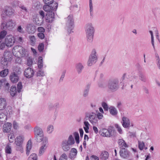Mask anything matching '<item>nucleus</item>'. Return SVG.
<instances>
[{
  "label": "nucleus",
  "instance_id": "obj_1",
  "mask_svg": "<svg viewBox=\"0 0 160 160\" xmlns=\"http://www.w3.org/2000/svg\"><path fill=\"white\" fill-rule=\"evenodd\" d=\"M85 29L87 41L88 42H91L93 40L95 32L94 27L92 23H89L86 24Z\"/></svg>",
  "mask_w": 160,
  "mask_h": 160
},
{
  "label": "nucleus",
  "instance_id": "obj_2",
  "mask_svg": "<svg viewBox=\"0 0 160 160\" xmlns=\"http://www.w3.org/2000/svg\"><path fill=\"white\" fill-rule=\"evenodd\" d=\"M99 133L102 136L109 137H114L116 134L114 128L112 126H109L108 129L102 128L100 129Z\"/></svg>",
  "mask_w": 160,
  "mask_h": 160
},
{
  "label": "nucleus",
  "instance_id": "obj_3",
  "mask_svg": "<svg viewBox=\"0 0 160 160\" xmlns=\"http://www.w3.org/2000/svg\"><path fill=\"white\" fill-rule=\"evenodd\" d=\"M119 82L117 78L110 79L108 81V88L112 92L116 91L119 88Z\"/></svg>",
  "mask_w": 160,
  "mask_h": 160
},
{
  "label": "nucleus",
  "instance_id": "obj_4",
  "mask_svg": "<svg viewBox=\"0 0 160 160\" xmlns=\"http://www.w3.org/2000/svg\"><path fill=\"white\" fill-rule=\"evenodd\" d=\"M66 29L69 34L71 32V31L74 28V20L72 15H69L66 18Z\"/></svg>",
  "mask_w": 160,
  "mask_h": 160
},
{
  "label": "nucleus",
  "instance_id": "obj_5",
  "mask_svg": "<svg viewBox=\"0 0 160 160\" xmlns=\"http://www.w3.org/2000/svg\"><path fill=\"white\" fill-rule=\"evenodd\" d=\"M15 24V22H13L12 19H10L6 23L2 22L1 25V28L2 29H7L10 30L14 28Z\"/></svg>",
  "mask_w": 160,
  "mask_h": 160
},
{
  "label": "nucleus",
  "instance_id": "obj_6",
  "mask_svg": "<svg viewBox=\"0 0 160 160\" xmlns=\"http://www.w3.org/2000/svg\"><path fill=\"white\" fill-rule=\"evenodd\" d=\"M4 12L2 14L1 17L2 19L4 20L6 16H12L14 13V10L11 7L8 6L5 7L3 9Z\"/></svg>",
  "mask_w": 160,
  "mask_h": 160
},
{
  "label": "nucleus",
  "instance_id": "obj_7",
  "mask_svg": "<svg viewBox=\"0 0 160 160\" xmlns=\"http://www.w3.org/2000/svg\"><path fill=\"white\" fill-rule=\"evenodd\" d=\"M96 52L95 49L92 50L91 53L89 56L87 62V65L89 66H91L97 61L98 58L96 55Z\"/></svg>",
  "mask_w": 160,
  "mask_h": 160
},
{
  "label": "nucleus",
  "instance_id": "obj_8",
  "mask_svg": "<svg viewBox=\"0 0 160 160\" xmlns=\"http://www.w3.org/2000/svg\"><path fill=\"white\" fill-rule=\"evenodd\" d=\"M85 117L88 118L89 121L93 125L97 123L98 119L97 115L94 112H87Z\"/></svg>",
  "mask_w": 160,
  "mask_h": 160
},
{
  "label": "nucleus",
  "instance_id": "obj_9",
  "mask_svg": "<svg viewBox=\"0 0 160 160\" xmlns=\"http://www.w3.org/2000/svg\"><path fill=\"white\" fill-rule=\"evenodd\" d=\"M16 52H19L21 57H24L26 56V51L24 48L20 46H16L13 48L12 52L14 54Z\"/></svg>",
  "mask_w": 160,
  "mask_h": 160
},
{
  "label": "nucleus",
  "instance_id": "obj_10",
  "mask_svg": "<svg viewBox=\"0 0 160 160\" xmlns=\"http://www.w3.org/2000/svg\"><path fill=\"white\" fill-rule=\"evenodd\" d=\"M58 7V4L56 2H54L52 4H45L43 7L44 10L49 12H53L56 11Z\"/></svg>",
  "mask_w": 160,
  "mask_h": 160
},
{
  "label": "nucleus",
  "instance_id": "obj_11",
  "mask_svg": "<svg viewBox=\"0 0 160 160\" xmlns=\"http://www.w3.org/2000/svg\"><path fill=\"white\" fill-rule=\"evenodd\" d=\"M15 39L12 35H8L5 39V45L8 47H11L15 42Z\"/></svg>",
  "mask_w": 160,
  "mask_h": 160
},
{
  "label": "nucleus",
  "instance_id": "obj_12",
  "mask_svg": "<svg viewBox=\"0 0 160 160\" xmlns=\"http://www.w3.org/2000/svg\"><path fill=\"white\" fill-rule=\"evenodd\" d=\"M23 142V138L21 136H18L15 139V143L17 145L16 150L18 151H21L22 149V143Z\"/></svg>",
  "mask_w": 160,
  "mask_h": 160
},
{
  "label": "nucleus",
  "instance_id": "obj_13",
  "mask_svg": "<svg viewBox=\"0 0 160 160\" xmlns=\"http://www.w3.org/2000/svg\"><path fill=\"white\" fill-rule=\"evenodd\" d=\"M121 123L123 127L125 128L129 129L131 126L130 120L128 118L125 116L122 117Z\"/></svg>",
  "mask_w": 160,
  "mask_h": 160
},
{
  "label": "nucleus",
  "instance_id": "obj_14",
  "mask_svg": "<svg viewBox=\"0 0 160 160\" xmlns=\"http://www.w3.org/2000/svg\"><path fill=\"white\" fill-rule=\"evenodd\" d=\"M120 156L123 158H129L130 152L126 148L121 149L119 151Z\"/></svg>",
  "mask_w": 160,
  "mask_h": 160
},
{
  "label": "nucleus",
  "instance_id": "obj_15",
  "mask_svg": "<svg viewBox=\"0 0 160 160\" xmlns=\"http://www.w3.org/2000/svg\"><path fill=\"white\" fill-rule=\"evenodd\" d=\"M34 73L33 70L30 68L26 69L24 72L25 76L28 78H30L32 77Z\"/></svg>",
  "mask_w": 160,
  "mask_h": 160
},
{
  "label": "nucleus",
  "instance_id": "obj_16",
  "mask_svg": "<svg viewBox=\"0 0 160 160\" xmlns=\"http://www.w3.org/2000/svg\"><path fill=\"white\" fill-rule=\"evenodd\" d=\"M46 18L47 22H51L54 18V13L53 12H47L46 14Z\"/></svg>",
  "mask_w": 160,
  "mask_h": 160
},
{
  "label": "nucleus",
  "instance_id": "obj_17",
  "mask_svg": "<svg viewBox=\"0 0 160 160\" xmlns=\"http://www.w3.org/2000/svg\"><path fill=\"white\" fill-rule=\"evenodd\" d=\"M9 78L12 82L16 83L18 81L19 76L15 72H12L11 73Z\"/></svg>",
  "mask_w": 160,
  "mask_h": 160
},
{
  "label": "nucleus",
  "instance_id": "obj_18",
  "mask_svg": "<svg viewBox=\"0 0 160 160\" xmlns=\"http://www.w3.org/2000/svg\"><path fill=\"white\" fill-rule=\"evenodd\" d=\"M84 68L83 64L79 62L77 63L75 65V69L78 74H81Z\"/></svg>",
  "mask_w": 160,
  "mask_h": 160
},
{
  "label": "nucleus",
  "instance_id": "obj_19",
  "mask_svg": "<svg viewBox=\"0 0 160 160\" xmlns=\"http://www.w3.org/2000/svg\"><path fill=\"white\" fill-rule=\"evenodd\" d=\"M68 142L67 140H65L63 141L62 143V147L63 150L65 151H68L70 148V145Z\"/></svg>",
  "mask_w": 160,
  "mask_h": 160
},
{
  "label": "nucleus",
  "instance_id": "obj_20",
  "mask_svg": "<svg viewBox=\"0 0 160 160\" xmlns=\"http://www.w3.org/2000/svg\"><path fill=\"white\" fill-rule=\"evenodd\" d=\"M45 143H42V146L41 147L39 151V154H42L44 153V150L46 148L48 144V138H45Z\"/></svg>",
  "mask_w": 160,
  "mask_h": 160
},
{
  "label": "nucleus",
  "instance_id": "obj_21",
  "mask_svg": "<svg viewBox=\"0 0 160 160\" xmlns=\"http://www.w3.org/2000/svg\"><path fill=\"white\" fill-rule=\"evenodd\" d=\"M7 106V102L5 99L0 98V110H2L5 109Z\"/></svg>",
  "mask_w": 160,
  "mask_h": 160
},
{
  "label": "nucleus",
  "instance_id": "obj_22",
  "mask_svg": "<svg viewBox=\"0 0 160 160\" xmlns=\"http://www.w3.org/2000/svg\"><path fill=\"white\" fill-rule=\"evenodd\" d=\"M35 139L38 142H41L42 141L43 143H45V141L44 139L45 138H47L46 137H44L43 136V134L42 135H35Z\"/></svg>",
  "mask_w": 160,
  "mask_h": 160
},
{
  "label": "nucleus",
  "instance_id": "obj_23",
  "mask_svg": "<svg viewBox=\"0 0 160 160\" xmlns=\"http://www.w3.org/2000/svg\"><path fill=\"white\" fill-rule=\"evenodd\" d=\"M118 143L121 149L128 147V145L123 139H119Z\"/></svg>",
  "mask_w": 160,
  "mask_h": 160
},
{
  "label": "nucleus",
  "instance_id": "obj_24",
  "mask_svg": "<svg viewBox=\"0 0 160 160\" xmlns=\"http://www.w3.org/2000/svg\"><path fill=\"white\" fill-rule=\"evenodd\" d=\"M90 86V83H88L86 85L83 92V96L84 97H87L88 96Z\"/></svg>",
  "mask_w": 160,
  "mask_h": 160
},
{
  "label": "nucleus",
  "instance_id": "obj_25",
  "mask_svg": "<svg viewBox=\"0 0 160 160\" xmlns=\"http://www.w3.org/2000/svg\"><path fill=\"white\" fill-rule=\"evenodd\" d=\"M108 152L105 151H102L100 155V158L103 160L107 159L108 158Z\"/></svg>",
  "mask_w": 160,
  "mask_h": 160
},
{
  "label": "nucleus",
  "instance_id": "obj_26",
  "mask_svg": "<svg viewBox=\"0 0 160 160\" xmlns=\"http://www.w3.org/2000/svg\"><path fill=\"white\" fill-rule=\"evenodd\" d=\"M12 56V54L11 52L5 51L4 53L3 58L10 61L11 60Z\"/></svg>",
  "mask_w": 160,
  "mask_h": 160
},
{
  "label": "nucleus",
  "instance_id": "obj_27",
  "mask_svg": "<svg viewBox=\"0 0 160 160\" xmlns=\"http://www.w3.org/2000/svg\"><path fill=\"white\" fill-rule=\"evenodd\" d=\"M77 153V149L75 148H72L69 153V157L71 159H74L76 157Z\"/></svg>",
  "mask_w": 160,
  "mask_h": 160
},
{
  "label": "nucleus",
  "instance_id": "obj_28",
  "mask_svg": "<svg viewBox=\"0 0 160 160\" xmlns=\"http://www.w3.org/2000/svg\"><path fill=\"white\" fill-rule=\"evenodd\" d=\"M12 124L11 123H7L4 124L3 126V131L4 132H7L11 130Z\"/></svg>",
  "mask_w": 160,
  "mask_h": 160
},
{
  "label": "nucleus",
  "instance_id": "obj_29",
  "mask_svg": "<svg viewBox=\"0 0 160 160\" xmlns=\"http://www.w3.org/2000/svg\"><path fill=\"white\" fill-rule=\"evenodd\" d=\"M34 132L35 135H42L43 134L42 129L38 126H36L34 128Z\"/></svg>",
  "mask_w": 160,
  "mask_h": 160
},
{
  "label": "nucleus",
  "instance_id": "obj_30",
  "mask_svg": "<svg viewBox=\"0 0 160 160\" xmlns=\"http://www.w3.org/2000/svg\"><path fill=\"white\" fill-rule=\"evenodd\" d=\"M109 109L110 113L112 115L114 116L117 115L118 111L114 107L111 106L109 108Z\"/></svg>",
  "mask_w": 160,
  "mask_h": 160
},
{
  "label": "nucleus",
  "instance_id": "obj_31",
  "mask_svg": "<svg viewBox=\"0 0 160 160\" xmlns=\"http://www.w3.org/2000/svg\"><path fill=\"white\" fill-rule=\"evenodd\" d=\"M17 90L16 87L15 86H12L11 87L10 89V93L11 96L14 97L17 94Z\"/></svg>",
  "mask_w": 160,
  "mask_h": 160
},
{
  "label": "nucleus",
  "instance_id": "obj_32",
  "mask_svg": "<svg viewBox=\"0 0 160 160\" xmlns=\"http://www.w3.org/2000/svg\"><path fill=\"white\" fill-rule=\"evenodd\" d=\"M9 60H6V59L2 58L1 60V67L3 68V69L7 67L8 64V62Z\"/></svg>",
  "mask_w": 160,
  "mask_h": 160
},
{
  "label": "nucleus",
  "instance_id": "obj_33",
  "mask_svg": "<svg viewBox=\"0 0 160 160\" xmlns=\"http://www.w3.org/2000/svg\"><path fill=\"white\" fill-rule=\"evenodd\" d=\"M27 30L29 33H33L36 31L35 27L31 24H29L28 26Z\"/></svg>",
  "mask_w": 160,
  "mask_h": 160
},
{
  "label": "nucleus",
  "instance_id": "obj_34",
  "mask_svg": "<svg viewBox=\"0 0 160 160\" xmlns=\"http://www.w3.org/2000/svg\"><path fill=\"white\" fill-rule=\"evenodd\" d=\"M89 11L91 18L93 17V7L92 0H89Z\"/></svg>",
  "mask_w": 160,
  "mask_h": 160
},
{
  "label": "nucleus",
  "instance_id": "obj_35",
  "mask_svg": "<svg viewBox=\"0 0 160 160\" xmlns=\"http://www.w3.org/2000/svg\"><path fill=\"white\" fill-rule=\"evenodd\" d=\"M31 142L30 140H29L27 144L26 145V149H27V152L26 154L28 155L29 154V152L30 150H31Z\"/></svg>",
  "mask_w": 160,
  "mask_h": 160
},
{
  "label": "nucleus",
  "instance_id": "obj_36",
  "mask_svg": "<svg viewBox=\"0 0 160 160\" xmlns=\"http://www.w3.org/2000/svg\"><path fill=\"white\" fill-rule=\"evenodd\" d=\"M8 69H5L2 71L0 72V76L2 77H5L8 74Z\"/></svg>",
  "mask_w": 160,
  "mask_h": 160
},
{
  "label": "nucleus",
  "instance_id": "obj_37",
  "mask_svg": "<svg viewBox=\"0 0 160 160\" xmlns=\"http://www.w3.org/2000/svg\"><path fill=\"white\" fill-rule=\"evenodd\" d=\"M67 142L68 143L71 145H73L75 141L72 135L69 136L68 138V140H67Z\"/></svg>",
  "mask_w": 160,
  "mask_h": 160
},
{
  "label": "nucleus",
  "instance_id": "obj_38",
  "mask_svg": "<svg viewBox=\"0 0 160 160\" xmlns=\"http://www.w3.org/2000/svg\"><path fill=\"white\" fill-rule=\"evenodd\" d=\"M38 59V67L39 68L41 69L43 66L42 58L41 57H39Z\"/></svg>",
  "mask_w": 160,
  "mask_h": 160
},
{
  "label": "nucleus",
  "instance_id": "obj_39",
  "mask_svg": "<svg viewBox=\"0 0 160 160\" xmlns=\"http://www.w3.org/2000/svg\"><path fill=\"white\" fill-rule=\"evenodd\" d=\"M14 71L18 75L21 73L22 70L19 67L16 66L14 68Z\"/></svg>",
  "mask_w": 160,
  "mask_h": 160
},
{
  "label": "nucleus",
  "instance_id": "obj_40",
  "mask_svg": "<svg viewBox=\"0 0 160 160\" xmlns=\"http://www.w3.org/2000/svg\"><path fill=\"white\" fill-rule=\"evenodd\" d=\"M29 38L30 39L31 44L32 46L34 45L36 42V40L35 37L33 36H30L29 37Z\"/></svg>",
  "mask_w": 160,
  "mask_h": 160
},
{
  "label": "nucleus",
  "instance_id": "obj_41",
  "mask_svg": "<svg viewBox=\"0 0 160 160\" xmlns=\"http://www.w3.org/2000/svg\"><path fill=\"white\" fill-rule=\"evenodd\" d=\"M74 135L77 143L78 144L79 142V137L78 132H75L74 133Z\"/></svg>",
  "mask_w": 160,
  "mask_h": 160
},
{
  "label": "nucleus",
  "instance_id": "obj_42",
  "mask_svg": "<svg viewBox=\"0 0 160 160\" xmlns=\"http://www.w3.org/2000/svg\"><path fill=\"white\" fill-rule=\"evenodd\" d=\"M28 160H37V155L35 153L31 154L28 157Z\"/></svg>",
  "mask_w": 160,
  "mask_h": 160
},
{
  "label": "nucleus",
  "instance_id": "obj_43",
  "mask_svg": "<svg viewBox=\"0 0 160 160\" xmlns=\"http://www.w3.org/2000/svg\"><path fill=\"white\" fill-rule=\"evenodd\" d=\"M139 79L144 82H146L147 79L145 75L142 73V72L139 73Z\"/></svg>",
  "mask_w": 160,
  "mask_h": 160
},
{
  "label": "nucleus",
  "instance_id": "obj_44",
  "mask_svg": "<svg viewBox=\"0 0 160 160\" xmlns=\"http://www.w3.org/2000/svg\"><path fill=\"white\" fill-rule=\"evenodd\" d=\"M33 62L32 58L31 57H28L27 59V64L29 66L32 65Z\"/></svg>",
  "mask_w": 160,
  "mask_h": 160
},
{
  "label": "nucleus",
  "instance_id": "obj_45",
  "mask_svg": "<svg viewBox=\"0 0 160 160\" xmlns=\"http://www.w3.org/2000/svg\"><path fill=\"white\" fill-rule=\"evenodd\" d=\"M44 45L43 43H39L38 47V51L40 52H42L44 49Z\"/></svg>",
  "mask_w": 160,
  "mask_h": 160
},
{
  "label": "nucleus",
  "instance_id": "obj_46",
  "mask_svg": "<svg viewBox=\"0 0 160 160\" xmlns=\"http://www.w3.org/2000/svg\"><path fill=\"white\" fill-rule=\"evenodd\" d=\"M138 148L139 149L141 150H142L143 149V148L144 147V143L143 142L138 141Z\"/></svg>",
  "mask_w": 160,
  "mask_h": 160
},
{
  "label": "nucleus",
  "instance_id": "obj_47",
  "mask_svg": "<svg viewBox=\"0 0 160 160\" xmlns=\"http://www.w3.org/2000/svg\"><path fill=\"white\" fill-rule=\"evenodd\" d=\"M5 150L6 153L11 154L12 151L11 147L9 145H7L5 148Z\"/></svg>",
  "mask_w": 160,
  "mask_h": 160
},
{
  "label": "nucleus",
  "instance_id": "obj_48",
  "mask_svg": "<svg viewBox=\"0 0 160 160\" xmlns=\"http://www.w3.org/2000/svg\"><path fill=\"white\" fill-rule=\"evenodd\" d=\"M7 32L5 30H2L0 32V39H3L6 35Z\"/></svg>",
  "mask_w": 160,
  "mask_h": 160
},
{
  "label": "nucleus",
  "instance_id": "obj_49",
  "mask_svg": "<svg viewBox=\"0 0 160 160\" xmlns=\"http://www.w3.org/2000/svg\"><path fill=\"white\" fill-rule=\"evenodd\" d=\"M53 130V127L52 125H49L47 127V131L49 133H51Z\"/></svg>",
  "mask_w": 160,
  "mask_h": 160
},
{
  "label": "nucleus",
  "instance_id": "obj_50",
  "mask_svg": "<svg viewBox=\"0 0 160 160\" xmlns=\"http://www.w3.org/2000/svg\"><path fill=\"white\" fill-rule=\"evenodd\" d=\"M19 7L21 9V11L23 12L25 14L28 12V11L27 9L24 6L20 5L19 6Z\"/></svg>",
  "mask_w": 160,
  "mask_h": 160
},
{
  "label": "nucleus",
  "instance_id": "obj_51",
  "mask_svg": "<svg viewBox=\"0 0 160 160\" xmlns=\"http://www.w3.org/2000/svg\"><path fill=\"white\" fill-rule=\"evenodd\" d=\"M115 126L120 134H121L122 133V130L120 126H119L118 124H115Z\"/></svg>",
  "mask_w": 160,
  "mask_h": 160
},
{
  "label": "nucleus",
  "instance_id": "obj_52",
  "mask_svg": "<svg viewBox=\"0 0 160 160\" xmlns=\"http://www.w3.org/2000/svg\"><path fill=\"white\" fill-rule=\"evenodd\" d=\"M59 160H68L67 156L65 153H63L60 157Z\"/></svg>",
  "mask_w": 160,
  "mask_h": 160
},
{
  "label": "nucleus",
  "instance_id": "obj_53",
  "mask_svg": "<svg viewBox=\"0 0 160 160\" xmlns=\"http://www.w3.org/2000/svg\"><path fill=\"white\" fill-rule=\"evenodd\" d=\"M17 92H20L22 88V86L21 82H19L17 84Z\"/></svg>",
  "mask_w": 160,
  "mask_h": 160
},
{
  "label": "nucleus",
  "instance_id": "obj_54",
  "mask_svg": "<svg viewBox=\"0 0 160 160\" xmlns=\"http://www.w3.org/2000/svg\"><path fill=\"white\" fill-rule=\"evenodd\" d=\"M44 3L46 4H52L56 2H53V0H43Z\"/></svg>",
  "mask_w": 160,
  "mask_h": 160
},
{
  "label": "nucleus",
  "instance_id": "obj_55",
  "mask_svg": "<svg viewBox=\"0 0 160 160\" xmlns=\"http://www.w3.org/2000/svg\"><path fill=\"white\" fill-rule=\"evenodd\" d=\"M102 105L105 111L108 110V107L107 104L106 102H102Z\"/></svg>",
  "mask_w": 160,
  "mask_h": 160
},
{
  "label": "nucleus",
  "instance_id": "obj_56",
  "mask_svg": "<svg viewBox=\"0 0 160 160\" xmlns=\"http://www.w3.org/2000/svg\"><path fill=\"white\" fill-rule=\"evenodd\" d=\"M48 108L49 110H52L55 108L53 104L52 103H49L48 104Z\"/></svg>",
  "mask_w": 160,
  "mask_h": 160
},
{
  "label": "nucleus",
  "instance_id": "obj_57",
  "mask_svg": "<svg viewBox=\"0 0 160 160\" xmlns=\"http://www.w3.org/2000/svg\"><path fill=\"white\" fill-rule=\"evenodd\" d=\"M136 66L137 67V68L138 71V73H140L142 72V68L140 65L139 64L137 63L136 64Z\"/></svg>",
  "mask_w": 160,
  "mask_h": 160
},
{
  "label": "nucleus",
  "instance_id": "obj_58",
  "mask_svg": "<svg viewBox=\"0 0 160 160\" xmlns=\"http://www.w3.org/2000/svg\"><path fill=\"white\" fill-rule=\"evenodd\" d=\"M44 75V72L42 70H39L37 72V76H43Z\"/></svg>",
  "mask_w": 160,
  "mask_h": 160
},
{
  "label": "nucleus",
  "instance_id": "obj_59",
  "mask_svg": "<svg viewBox=\"0 0 160 160\" xmlns=\"http://www.w3.org/2000/svg\"><path fill=\"white\" fill-rule=\"evenodd\" d=\"M17 30L18 32L21 33H23L24 32V31L21 26H18Z\"/></svg>",
  "mask_w": 160,
  "mask_h": 160
},
{
  "label": "nucleus",
  "instance_id": "obj_60",
  "mask_svg": "<svg viewBox=\"0 0 160 160\" xmlns=\"http://www.w3.org/2000/svg\"><path fill=\"white\" fill-rule=\"evenodd\" d=\"M6 115L3 113H1L0 114V121L3 122V118H6Z\"/></svg>",
  "mask_w": 160,
  "mask_h": 160
},
{
  "label": "nucleus",
  "instance_id": "obj_61",
  "mask_svg": "<svg viewBox=\"0 0 160 160\" xmlns=\"http://www.w3.org/2000/svg\"><path fill=\"white\" fill-rule=\"evenodd\" d=\"M8 138H9V142H13L14 138V135H9L8 136Z\"/></svg>",
  "mask_w": 160,
  "mask_h": 160
},
{
  "label": "nucleus",
  "instance_id": "obj_62",
  "mask_svg": "<svg viewBox=\"0 0 160 160\" xmlns=\"http://www.w3.org/2000/svg\"><path fill=\"white\" fill-rule=\"evenodd\" d=\"M66 72V71L65 70H64V71H63V72H62L61 78L59 80V81L60 82H62L63 81V79L64 78V77Z\"/></svg>",
  "mask_w": 160,
  "mask_h": 160
},
{
  "label": "nucleus",
  "instance_id": "obj_63",
  "mask_svg": "<svg viewBox=\"0 0 160 160\" xmlns=\"http://www.w3.org/2000/svg\"><path fill=\"white\" fill-rule=\"evenodd\" d=\"M38 37L41 39H43L45 37L44 34L42 32H40L38 34Z\"/></svg>",
  "mask_w": 160,
  "mask_h": 160
},
{
  "label": "nucleus",
  "instance_id": "obj_64",
  "mask_svg": "<svg viewBox=\"0 0 160 160\" xmlns=\"http://www.w3.org/2000/svg\"><path fill=\"white\" fill-rule=\"evenodd\" d=\"M13 127L14 129H17L18 128V124L16 122L14 121L13 123Z\"/></svg>",
  "mask_w": 160,
  "mask_h": 160
}]
</instances>
